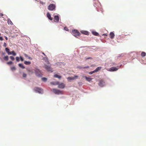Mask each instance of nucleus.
I'll return each mask as SVG.
<instances>
[{
	"mask_svg": "<svg viewBox=\"0 0 146 146\" xmlns=\"http://www.w3.org/2000/svg\"><path fill=\"white\" fill-rule=\"evenodd\" d=\"M34 90L36 92H38L40 94H42L43 92V90L38 87H35L34 88Z\"/></svg>",
	"mask_w": 146,
	"mask_h": 146,
	"instance_id": "obj_1",
	"label": "nucleus"
},
{
	"mask_svg": "<svg viewBox=\"0 0 146 146\" xmlns=\"http://www.w3.org/2000/svg\"><path fill=\"white\" fill-rule=\"evenodd\" d=\"M56 7L55 5L54 4H50L48 7V9L50 11H53L54 10Z\"/></svg>",
	"mask_w": 146,
	"mask_h": 146,
	"instance_id": "obj_2",
	"label": "nucleus"
},
{
	"mask_svg": "<svg viewBox=\"0 0 146 146\" xmlns=\"http://www.w3.org/2000/svg\"><path fill=\"white\" fill-rule=\"evenodd\" d=\"M35 73L36 76H38L41 77L42 76L41 71L38 69H36L35 70Z\"/></svg>",
	"mask_w": 146,
	"mask_h": 146,
	"instance_id": "obj_3",
	"label": "nucleus"
},
{
	"mask_svg": "<svg viewBox=\"0 0 146 146\" xmlns=\"http://www.w3.org/2000/svg\"><path fill=\"white\" fill-rule=\"evenodd\" d=\"M72 32L73 35L75 36L80 35V33L77 30H74L72 31Z\"/></svg>",
	"mask_w": 146,
	"mask_h": 146,
	"instance_id": "obj_4",
	"label": "nucleus"
},
{
	"mask_svg": "<svg viewBox=\"0 0 146 146\" xmlns=\"http://www.w3.org/2000/svg\"><path fill=\"white\" fill-rule=\"evenodd\" d=\"M52 91L56 94H62V92L61 91L57 89H53Z\"/></svg>",
	"mask_w": 146,
	"mask_h": 146,
	"instance_id": "obj_5",
	"label": "nucleus"
},
{
	"mask_svg": "<svg viewBox=\"0 0 146 146\" xmlns=\"http://www.w3.org/2000/svg\"><path fill=\"white\" fill-rule=\"evenodd\" d=\"M44 68L48 71L52 72V69L50 67V65H44Z\"/></svg>",
	"mask_w": 146,
	"mask_h": 146,
	"instance_id": "obj_6",
	"label": "nucleus"
},
{
	"mask_svg": "<svg viewBox=\"0 0 146 146\" xmlns=\"http://www.w3.org/2000/svg\"><path fill=\"white\" fill-rule=\"evenodd\" d=\"M118 68L115 67H111L109 69L108 71H114L117 70Z\"/></svg>",
	"mask_w": 146,
	"mask_h": 146,
	"instance_id": "obj_7",
	"label": "nucleus"
},
{
	"mask_svg": "<svg viewBox=\"0 0 146 146\" xmlns=\"http://www.w3.org/2000/svg\"><path fill=\"white\" fill-rule=\"evenodd\" d=\"M99 85L101 87L104 86L105 85V82L102 80H100L99 83Z\"/></svg>",
	"mask_w": 146,
	"mask_h": 146,
	"instance_id": "obj_8",
	"label": "nucleus"
},
{
	"mask_svg": "<svg viewBox=\"0 0 146 146\" xmlns=\"http://www.w3.org/2000/svg\"><path fill=\"white\" fill-rule=\"evenodd\" d=\"M58 88H64L65 87V85L63 83H58Z\"/></svg>",
	"mask_w": 146,
	"mask_h": 146,
	"instance_id": "obj_9",
	"label": "nucleus"
},
{
	"mask_svg": "<svg viewBox=\"0 0 146 146\" xmlns=\"http://www.w3.org/2000/svg\"><path fill=\"white\" fill-rule=\"evenodd\" d=\"M78 77V76L75 75L73 77H69L67 78V79L68 80H73Z\"/></svg>",
	"mask_w": 146,
	"mask_h": 146,
	"instance_id": "obj_10",
	"label": "nucleus"
},
{
	"mask_svg": "<svg viewBox=\"0 0 146 146\" xmlns=\"http://www.w3.org/2000/svg\"><path fill=\"white\" fill-rule=\"evenodd\" d=\"M54 21L55 22L58 23L59 21V17L58 15H56L54 17Z\"/></svg>",
	"mask_w": 146,
	"mask_h": 146,
	"instance_id": "obj_11",
	"label": "nucleus"
},
{
	"mask_svg": "<svg viewBox=\"0 0 146 146\" xmlns=\"http://www.w3.org/2000/svg\"><path fill=\"white\" fill-rule=\"evenodd\" d=\"M89 66H86V67H84L83 66H78L77 67V68L80 69H85L86 68H89Z\"/></svg>",
	"mask_w": 146,
	"mask_h": 146,
	"instance_id": "obj_12",
	"label": "nucleus"
},
{
	"mask_svg": "<svg viewBox=\"0 0 146 146\" xmlns=\"http://www.w3.org/2000/svg\"><path fill=\"white\" fill-rule=\"evenodd\" d=\"M110 38L111 39L113 38L115 36V35L112 32H111L110 33Z\"/></svg>",
	"mask_w": 146,
	"mask_h": 146,
	"instance_id": "obj_13",
	"label": "nucleus"
},
{
	"mask_svg": "<svg viewBox=\"0 0 146 146\" xmlns=\"http://www.w3.org/2000/svg\"><path fill=\"white\" fill-rule=\"evenodd\" d=\"M81 32L83 34H84L86 35H89V32L86 31H81Z\"/></svg>",
	"mask_w": 146,
	"mask_h": 146,
	"instance_id": "obj_14",
	"label": "nucleus"
},
{
	"mask_svg": "<svg viewBox=\"0 0 146 146\" xmlns=\"http://www.w3.org/2000/svg\"><path fill=\"white\" fill-rule=\"evenodd\" d=\"M84 77L86 79V80L89 82H90L92 79V78H89V77H87V76H84Z\"/></svg>",
	"mask_w": 146,
	"mask_h": 146,
	"instance_id": "obj_15",
	"label": "nucleus"
},
{
	"mask_svg": "<svg viewBox=\"0 0 146 146\" xmlns=\"http://www.w3.org/2000/svg\"><path fill=\"white\" fill-rule=\"evenodd\" d=\"M47 17L50 20H52V18L51 17V15L49 13H47Z\"/></svg>",
	"mask_w": 146,
	"mask_h": 146,
	"instance_id": "obj_16",
	"label": "nucleus"
},
{
	"mask_svg": "<svg viewBox=\"0 0 146 146\" xmlns=\"http://www.w3.org/2000/svg\"><path fill=\"white\" fill-rule=\"evenodd\" d=\"M5 50L7 52L8 55L11 54V53H10V52L9 51V48H5Z\"/></svg>",
	"mask_w": 146,
	"mask_h": 146,
	"instance_id": "obj_17",
	"label": "nucleus"
},
{
	"mask_svg": "<svg viewBox=\"0 0 146 146\" xmlns=\"http://www.w3.org/2000/svg\"><path fill=\"white\" fill-rule=\"evenodd\" d=\"M101 68H102L101 67H98L96 68L95 70H94V71H95V72H96L100 70Z\"/></svg>",
	"mask_w": 146,
	"mask_h": 146,
	"instance_id": "obj_18",
	"label": "nucleus"
},
{
	"mask_svg": "<svg viewBox=\"0 0 146 146\" xmlns=\"http://www.w3.org/2000/svg\"><path fill=\"white\" fill-rule=\"evenodd\" d=\"M24 63L26 65H30L31 64V62L30 61H25L24 62Z\"/></svg>",
	"mask_w": 146,
	"mask_h": 146,
	"instance_id": "obj_19",
	"label": "nucleus"
},
{
	"mask_svg": "<svg viewBox=\"0 0 146 146\" xmlns=\"http://www.w3.org/2000/svg\"><path fill=\"white\" fill-rule=\"evenodd\" d=\"M59 83V82H51L50 83V84H53L54 85H57Z\"/></svg>",
	"mask_w": 146,
	"mask_h": 146,
	"instance_id": "obj_20",
	"label": "nucleus"
},
{
	"mask_svg": "<svg viewBox=\"0 0 146 146\" xmlns=\"http://www.w3.org/2000/svg\"><path fill=\"white\" fill-rule=\"evenodd\" d=\"M4 60L5 61H8L9 59L8 56H5L3 58Z\"/></svg>",
	"mask_w": 146,
	"mask_h": 146,
	"instance_id": "obj_21",
	"label": "nucleus"
},
{
	"mask_svg": "<svg viewBox=\"0 0 146 146\" xmlns=\"http://www.w3.org/2000/svg\"><path fill=\"white\" fill-rule=\"evenodd\" d=\"M8 24H10L11 25H13V23L12 22V21H11L10 19H9L8 20Z\"/></svg>",
	"mask_w": 146,
	"mask_h": 146,
	"instance_id": "obj_22",
	"label": "nucleus"
},
{
	"mask_svg": "<svg viewBox=\"0 0 146 146\" xmlns=\"http://www.w3.org/2000/svg\"><path fill=\"white\" fill-rule=\"evenodd\" d=\"M54 77L55 78H61V76H59L57 74H55L54 75Z\"/></svg>",
	"mask_w": 146,
	"mask_h": 146,
	"instance_id": "obj_23",
	"label": "nucleus"
},
{
	"mask_svg": "<svg viewBox=\"0 0 146 146\" xmlns=\"http://www.w3.org/2000/svg\"><path fill=\"white\" fill-rule=\"evenodd\" d=\"M19 66L21 68L23 69H24L25 68L23 66V65L22 64H19Z\"/></svg>",
	"mask_w": 146,
	"mask_h": 146,
	"instance_id": "obj_24",
	"label": "nucleus"
},
{
	"mask_svg": "<svg viewBox=\"0 0 146 146\" xmlns=\"http://www.w3.org/2000/svg\"><path fill=\"white\" fill-rule=\"evenodd\" d=\"M92 33L93 35L95 36H98L99 35L98 33L95 31H93Z\"/></svg>",
	"mask_w": 146,
	"mask_h": 146,
	"instance_id": "obj_25",
	"label": "nucleus"
},
{
	"mask_svg": "<svg viewBox=\"0 0 146 146\" xmlns=\"http://www.w3.org/2000/svg\"><path fill=\"white\" fill-rule=\"evenodd\" d=\"M146 53L145 52H141V56L142 57H144L146 56Z\"/></svg>",
	"mask_w": 146,
	"mask_h": 146,
	"instance_id": "obj_26",
	"label": "nucleus"
},
{
	"mask_svg": "<svg viewBox=\"0 0 146 146\" xmlns=\"http://www.w3.org/2000/svg\"><path fill=\"white\" fill-rule=\"evenodd\" d=\"M10 53H11V54H12L13 56H15L16 55V54L14 51H13L11 52H10Z\"/></svg>",
	"mask_w": 146,
	"mask_h": 146,
	"instance_id": "obj_27",
	"label": "nucleus"
},
{
	"mask_svg": "<svg viewBox=\"0 0 146 146\" xmlns=\"http://www.w3.org/2000/svg\"><path fill=\"white\" fill-rule=\"evenodd\" d=\"M11 69L12 71H14L16 70V68L15 66H13L11 67Z\"/></svg>",
	"mask_w": 146,
	"mask_h": 146,
	"instance_id": "obj_28",
	"label": "nucleus"
},
{
	"mask_svg": "<svg viewBox=\"0 0 146 146\" xmlns=\"http://www.w3.org/2000/svg\"><path fill=\"white\" fill-rule=\"evenodd\" d=\"M45 61L47 62V63L49 64V62L48 61V59L47 57L46 56V57H45Z\"/></svg>",
	"mask_w": 146,
	"mask_h": 146,
	"instance_id": "obj_29",
	"label": "nucleus"
},
{
	"mask_svg": "<svg viewBox=\"0 0 146 146\" xmlns=\"http://www.w3.org/2000/svg\"><path fill=\"white\" fill-rule=\"evenodd\" d=\"M42 81L45 82L47 80V78H42Z\"/></svg>",
	"mask_w": 146,
	"mask_h": 146,
	"instance_id": "obj_30",
	"label": "nucleus"
},
{
	"mask_svg": "<svg viewBox=\"0 0 146 146\" xmlns=\"http://www.w3.org/2000/svg\"><path fill=\"white\" fill-rule=\"evenodd\" d=\"M7 63L8 65H10L12 64L13 62L11 61H10L7 62Z\"/></svg>",
	"mask_w": 146,
	"mask_h": 146,
	"instance_id": "obj_31",
	"label": "nucleus"
},
{
	"mask_svg": "<svg viewBox=\"0 0 146 146\" xmlns=\"http://www.w3.org/2000/svg\"><path fill=\"white\" fill-rule=\"evenodd\" d=\"M10 58L12 60H15V58L13 56H11L10 57Z\"/></svg>",
	"mask_w": 146,
	"mask_h": 146,
	"instance_id": "obj_32",
	"label": "nucleus"
},
{
	"mask_svg": "<svg viewBox=\"0 0 146 146\" xmlns=\"http://www.w3.org/2000/svg\"><path fill=\"white\" fill-rule=\"evenodd\" d=\"M16 61L17 62H19V58L18 57H17L16 58Z\"/></svg>",
	"mask_w": 146,
	"mask_h": 146,
	"instance_id": "obj_33",
	"label": "nucleus"
},
{
	"mask_svg": "<svg viewBox=\"0 0 146 146\" xmlns=\"http://www.w3.org/2000/svg\"><path fill=\"white\" fill-rule=\"evenodd\" d=\"M95 71H94V70L92 71H91V72H90L89 73V74H93V73H95Z\"/></svg>",
	"mask_w": 146,
	"mask_h": 146,
	"instance_id": "obj_34",
	"label": "nucleus"
},
{
	"mask_svg": "<svg viewBox=\"0 0 146 146\" xmlns=\"http://www.w3.org/2000/svg\"><path fill=\"white\" fill-rule=\"evenodd\" d=\"M23 77H24V78L26 77L27 76V74H26L23 73Z\"/></svg>",
	"mask_w": 146,
	"mask_h": 146,
	"instance_id": "obj_35",
	"label": "nucleus"
},
{
	"mask_svg": "<svg viewBox=\"0 0 146 146\" xmlns=\"http://www.w3.org/2000/svg\"><path fill=\"white\" fill-rule=\"evenodd\" d=\"M64 30L66 31H68V28L66 27H65L64 28Z\"/></svg>",
	"mask_w": 146,
	"mask_h": 146,
	"instance_id": "obj_36",
	"label": "nucleus"
},
{
	"mask_svg": "<svg viewBox=\"0 0 146 146\" xmlns=\"http://www.w3.org/2000/svg\"><path fill=\"white\" fill-rule=\"evenodd\" d=\"M20 59H21V60L22 61H23L24 60V59L21 56H20Z\"/></svg>",
	"mask_w": 146,
	"mask_h": 146,
	"instance_id": "obj_37",
	"label": "nucleus"
},
{
	"mask_svg": "<svg viewBox=\"0 0 146 146\" xmlns=\"http://www.w3.org/2000/svg\"><path fill=\"white\" fill-rule=\"evenodd\" d=\"M3 46L4 47H6L7 46V44L5 42L4 43Z\"/></svg>",
	"mask_w": 146,
	"mask_h": 146,
	"instance_id": "obj_38",
	"label": "nucleus"
},
{
	"mask_svg": "<svg viewBox=\"0 0 146 146\" xmlns=\"http://www.w3.org/2000/svg\"><path fill=\"white\" fill-rule=\"evenodd\" d=\"M40 3L42 4V5H43L45 4V3L44 2H43L42 1H40Z\"/></svg>",
	"mask_w": 146,
	"mask_h": 146,
	"instance_id": "obj_39",
	"label": "nucleus"
},
{
	"mask_svg": "<svg viewBox=\"0 0 146 146\" xmlns=\"http://www.w3.org/2000/svg\"><path fill=\"white\" fill-rule=\"evenodd\" d=\"M92 58L91 57H89V58H85V59H86V60H88V59H92Z\"/></svg>",
	"mask_w": 146,
	"mask_h": 146,
	"instance_id": "obj_40",
	"label": "nucleus"
},
{
	"mask_svg": "<svg viewBox=\"0 0 146 146\" xmlns=\"http://www.w3.org/2000/svg\"><path fill=\"white\" fill-rule=\"evenodd\" d=\"M3 16V14L0 13V17H2Z\"/></svg>",
	"mask_w": 146,
	"mask_h": 146,
	"instance_id": "obj_41",
	"label": "nucleus"
},
{
	"mask_svg": "<svg viewBox=\"0 0 146 146\" xmlns=\"http://www.w3.org/2000/svg\"><path fill=\"white\" fill-rule=\"evenodd\" d=\"M28 71L29 72H31V73H32L33 72V71L31 70H28Z\"/></svg>",
	"mask_w": 146,
	"mask_h": 146,
	"instance_id": "obj_42",
	"label": "nucleus"
},
{
	"mask_svg": "<svg viewBox=\"0 0 146 146\" xmlns=\"http://www.w3.org/2000/svg\"><path fill=\"white\" fill-rule=\"evenodd\" d=\"M24 55L26 57H28L29 56L28 55L26 54H24Z\"/></svg>",
	"mask_w": 146,
	"mask_h": 146,
	"instance_id": "obj_43",
	"label": "nucleus"
},
{
	"mask_svg": "<svg viewBox=\"0 0 146 146\" xmlns=\"http://www.w3.org/2000/svg\"><path fill=\"white\" fill-rule=\"evenodd\" d=\"M3 40V38L2 37H0V40Z\"/></svg>",
	"mask_w": 146,
	"mask_h": 146,
	"instance_id": "obj_44",
	"label": "nucleus"
},
{
	"mask_svg": "<svg viewBox=\"0 0 146 146\" xmlns=\"http://www.w3.org/2000/svg\"><path fill=\"white\" fill-rule=\"evenodd\" d=\"M5 38L6 40H8V38H7V36H5Z\"/></svg>",
	"mask_w": 146,
	"mask_h": 146,
	"instance_id": "obj_45",
	"label": "nucleus"
},
{
	"mask_svg": "<svg viewBox=\"0 0 146 146\" xmlns=\"http://www.w3.org/2000/svg\"><path fill=\"white\" fill-rule=\"evenodd\" d=\"M28 58L29 59H32L29 56Z\"/></svg>",
	"mask_w": 146,
	"mask_h": 146,
	"instance_id": "obj_46",
	"label": "nucleus"
},
{
	"mask_svg": "<svg viewBox=\"0 0 146 146\" xmlns=\"http://www.w3.org/2000/svg\"><path fill=\"white\" fill-rule=\"evenodd\" d=\"M42 54L45 56H46L44 52H42Z\"/></svg>",
	"mask_w": 146,
	"mask_h": 146,
	"instance_id": "obj_47",
	"label": "nucleus"
},
{
	"mask_svg": "<svg viewBox=\"0 0 146 146\" xmlns=\"http://www.w3.org/2000/svg\"><path fill=\"white\" fill-rule=\"evenodd\" d=\"M103 35H104V36H107V35L106 34H104Z\"/></svg>",
	"mask_w": 146,
	"mask_h": 146,
	"instance_id": "obj_48",
	"label": "nucleus"
},
{
	"mask_svg": "<svg viewBox=\"0 0 146 146\" xmlns=\"http://www.w3.org/2000/svg\"><path fill=\"white\" fill-rule=\"evenodd\" d=\"M5 54V53H2V54H3V55H4Z\"/></svg>",
	"mask_w": 146,
	"mask_h": 146,
	"instance_id": "obj_49",
	"label": "nucleus"
}]
</instances>
